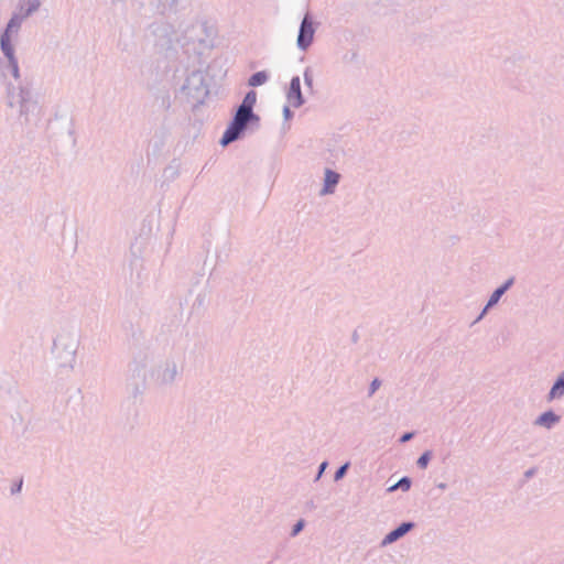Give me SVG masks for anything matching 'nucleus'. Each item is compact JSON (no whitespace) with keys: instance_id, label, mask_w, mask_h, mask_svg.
Returning a JSON list of instances; mask_svg holds the SVG:
<instances>
[{"instance_id":"f257e3e1","label":"nucleus","mask_w":564,"mask_h":564,"mask_svg":"<svg viewBox=\"0 0 564 564\" xmlns=\"http://www.w3.org/2000/svg\"><path fill=\"white\" fill-rule=\"evenodd\" d=\"M6 98L9 108H18V123L23 135L29 141H33L42 121L43 108L32 80L25 77L17 85L11 82L6 83Z\"/></svg>"},{"instance_id":"f03ea898","label":"nucleus","mask_w":564,"mask_h":564,"mask_svg":"<svg viewBox=\"0 0 564 564\" xmlns=\"http://www.w3.org/2000/svg\"><path fill=\"white\" fill-rule=\"evenodd\" d=\"M257 102V93L249 90L242 101L234 109L232 117L224 131L219 144L228 147L232 142L241 140L248 131H257L260 128V116L253 108Z\"/></svg>"},{"instance_id":"7ed1b4c3","label":"nucleus","mask_w":564,"mask_h":564,"mask_svg":"<svg viewBox=\"0 0 564 564\" xmlns=\"http://www.w3.org/2000/svg\"><path fill=\"white\" fill-rule=\"evenodd\" d=\"M212 82L213 78L208 73L200 69H194L187 74L180 88V93L186 102L192 106L193 110L205 104L206 98L210 94Z\"/></svg>"},{"instance_id":"20e7f679","label":"nucleus","mask_w":564,"mask_h":564,"mask_svg":"<svg viewBox=\"0 0 564 564\" xmlns=\"http://www.w3.org/2000/svg\"><path fill=\"white\" fill-rule=\"evenodd\" d=\"M151 355L148 348L132 352V360L128 365L127 390L132 398L143 394L147 389V367Z\"/></svg>"},{"instance_id":"39448f33","label":"nucleus","mask_w":564,"mask_h":564,"mask_svg":"<svg viewBox=\"0 0 564 564\" xmlns=\"http://www.w3.org/2000/svg\"><path fill=\"white\" fill-rule=\"evenodd\" d=\"M77 343L68 335H58L53 341V352L62 367L73 368L76 360Z\"/></svg>"},{"instance_id":"423d86ee","label":"nucleus","mask_w":564,"mask_h":564,"mask_svg":"<svg viewBox=\"0 0 564 564\" xmlns=\"http://www.w3.org/2000/svg\"><path fill=\"white\" fill-rule=\"evenodd\" d=\"M318 25L319 22L314 20L311 11H306L300 23L296 39V45L300 51L306 52L312 46Z\"/></svg>"},{"instance_id":"0eeeda50","label":"nucleus","mask_w":564,"mask_h":564,"mask_svg":"<svg viewBox=\"0 0 564 564\" xmlns=\"http://www.w3.org/2000/svg\"><path fill=\"white\" fill-rule=\"evenodd\" d=\"M177 366L174 360H165L150 370V377L158 386H169L175 381Z\"/></svg>"},{"instance_id":"6e6552de","label":"nucleus","mask_w":564,"mask_h":564,"mask_svg":"<svg viewBox=\"0 0 564 564\" xmlns=\"http://www.w3.org/2000/svg\"><path fill=\"white\" fill-rule=\"evenodd\" d=\"M151 29L155 37V45L162 48H170L176 39L174 26L169 22L160 21L152 23Z\"/></svg>"},{"instance_id":"1a4fd4ad","label":"nucleus","mask_w":564,"mask_h":564,"mask_svg":"<svg viewBox=\"0 0 564 564\" xmlns=\"http://www.w3.org/2000/svg\"><path fill=\"white\" fill-rule=\"evenodd\" d=\"M415 522L413 521H403L399 525H397L394 529H392L390 532H388L384 538L381 541V546H387L389 544H392L406 535L410 531H412L415 528Z\"/></svg>"},{"instance_id":"9d476101","label":"nucleus","mask_w":564,"mask_h":564,"mask_svg":"<svg viewBox=\"0 0 564 564\" xmlns=\"http://www.w3.org/2000/svg\"><path fill=\"white\" fill-rule=\"evenodd\" d=\"M286 99L294 108H300L305 104V98L301 89L300 76L296 75L291 78L286 91Z\"/></svg>"},{"instance_id":"9b49d317","label":"nucleus","mask_w":564,"mask_h":564,"mask_svg":"<svg viewBox=\"0 0 564 564\" xmlns=\"http://www.w3.org/2000/svg\"><path fill=\"white\" fill-rule=\"evenodd\" d=\"M340 180V174L332 169H325L324 183L321 189V195H329L335 192L336 186Z\"/></svg>"},{"instance_id":"f8f14e48","label":"nucleus","mask_w":564,"mask_h":564,"mask_svg":"<svg viewBox=\"0 0 564 564\" xmlns=\"http://www.w3.org/2000/svg\"><path fill=\"white\" fill-rule=\"evenodd\" d=\"M9 73L13 76V78L15 80H18V83L20 80H22L21 79V75H20V66H19L18 58H13V59L7 61V63L4 64L2 62V58L0 57V78L3 82L7 80V77H8Z\"/></svg>"},{"instance_id":"ddd939ff","label":"nucleus","mask_w":564,"mask_h":564,"mask_svg":"<svg viewBox=\"0 0 564 564\" xmlns=\"http://www.w3.org/2000/svg\"><path fill=\"white\" fill-rule=\"evenodd\" d=\"M561 421V415L556 414L553 410H547L541 413L533 422L536 426H542L547 430L553 429Z\"/></svg>"},{"instance_id":"4468645a","label":"nucleus","mask_w":564,"mask_h":564,"mask_svg":"<svg viewBox=\"0 0 564 564\" xmlns=\"http://www.w3.org/2000/svg\"><path fill=\"white\" fill-rule=\"evenodd\" d=\"M514 282L516 278L510 276L501 285L495 289L487 301L489 303L488 307L496 306L499 303L500 299L513 286Z\"/></svg>"},{"instance_id":"2eb2a0df","label":"nucleus","mask_w":564,"mask_h":564,"mask_svg":"<svg viewBox=\"0 0 564 564\" xmlns=\"http://www.w3.org/2000/svg\"><path fill=\"white\" fill-rule=\"evenodd\" d=\"M564 395V370L557 376L554 380L549 393L546 394V400L549 402L561 399Z\"/></svg>"},{"instance_id":"dca6fc26","label":"nucleus","mask_w":564,"mask_h":564,"mask_svg":"<svg viewBox=\"0 0 564 564\" xmlns=\"http://www.w3.org/2000/svg\"><path fill=\"white\" fill-rule=\"evenodd\" d=\"M0 50L7 61L18 58L15 56V48L12 44L11 36L7 33L0 34Z\"/></svg>"},{"instance_id":"f3484780","label":"nucleus","mask_w":564,"mask_h":564,"mask_svg":"<svg viewBox=\"0 0 564 564\" xmlns=\"http://www.w3.org/2000/svg\"><path fill=\"white\" fill-rule=\"evenodd\" d=\"M158 9L162 14L176 11L180 7H184L188 0H156Z\"/></svg>"},{"instance_id":"a211bd4d","label":"nucleus","mask_w":564,"mask_h":564,"mask_svg":"<svg viewBox=\"0 0 564 564\" xmlns=\"http://www.w3.org/2000/svg\"><path fill=\"white\" fill-rule=\"evenodd\" d=\"M41 6L40 0H21L20 8L22 11V18H28L39 10Z\"/></svg>"},{"instance_id":"6ab92c4d","label":"nucleus","mask_w":564,"mask_h":564,"mask_svg":"<svg viewBox=\"0 0 564 564\" xmlns=\"http://www.w3.org/2000/svg\"><path fill=\"white\" fill-rule=\"evenodd\" d=\"M269 80V73L265 70H259L253 73L249 79L248 85L251 87H259L264 85Z\"/></svg>"},{"instance_id":"aec40b11","label":"nucleus","mask_w":564,"mask_h":564,"mask_svg":"<svg viewBox=\"0 0 564 564\" xmlns=\"http://www.w3.org/2000/svg\"><path fill=\"white\" fill-rule=\"evenodd\" d=\"M22 19H23L22 17L14 13L10 18V20L8 21L6 28L3 29V31L1 33H7L11 36L12 32H18L21 26Z\"/></svg>"},{"instance_id":"412c9836","label":"nucleus","mask_w":564,"mask_h":564,"mask_svg":"<svg viewBox=\"0 0 564 564\" xmlns=\"http://www.w3.org/2000/svg\"><path fill=\"white\" fill-rule=\"evenodd\" d=\"M433 457V452L427 449V451H424L420 457L417 458L416 460V466L420 468V469H425L427 468L431 459Z\"/></svg>"},{"instance_id":"4be33fe9","label":"nucleus","mask_w":564,"mask_h":564,"mask_svg":"<svg viewBox=\"0 0 564 564\" xmlns=\"http://www.w3.org/2000/svg\"><path fill=\"white\" fill-rule=\"evenodd\" d=\"M303 77H304V85L308 88L310 93L313 94L314 93V78H313V70L310 66L304 69Z\"/></svg>"},{"instance_id":"5701e85b","label":"nucleus","mask_w":564,"mask_h":564,"mask_svg":"<svg viewBox=\"0 0 564 564\" xmlns=\"http://www.w3.org/2000/svg\"><path fill=\"white\" fill-rule=\"evenodd\" d=\"M349 468H350V462H346L341 466H339L334 474V480L335 481L341 480L347 475Z\"/></svg>"},{"instance_id":"b1692460","label":"nucleus","mask_w":564,"mask_h":564,"mask_svg":"<svg viewBox=\"0 0 564 564\" xmlns=\"http://www.w3.org/2000/svg\"><path fill=\"white\" fill-rule=\"evenodd\" d=\"M306 521L304 519H299L292 527L290 536L295 538L305 528Z\"/></svg>"},{"instance_id":"393cba45","label":"nucleus","mask_w":564,"mask_h":564,"mask_svg":"<svg viewBox=\"0 0 564 564\" xmlns=\"http://www.w3.org/2000/svg\"><path fill=\"white\" fill-rule=\"evenodd\" d=\"M412 486V479L409 476H403L397 481V487L402 491H409Z\"/></svg>"},{"instance_id":"a878e982","label":"nucleus","mask_w":564,"mask_h":564,"mask_svg":"<svg viewBox=\"0 0 564 564\" xmlns=\"http://www.w3.org/2000/svg\"><path fill=\"white\" fill-rule=\"evenodd\" d=\"M380 386H381V380L379 378H375L370 382V386L368 389V397H372L376 393V391L380 388Z\"/></svg>"},{"instance_id":"bb28decb","label":"nucleus","mask_w":564,"mask_h":564,"mask_svg":"<svg viewBox=\"0 0 564 564\" xmlns=\"http://www.w3.org/2000/svg\"><path fill=\"white\" fill-rule=\"evenodd\" d=\"M23 487V477H20L18 480H15L11 486V495L20 494Z\"/></svg>"},{"instance_id":"cd10ccee","label":"nucleus","mask_w":564,"mask_h":564,"mask_svg":"<svg viewBox=\"0 0 564 564\" xmlns=\"http://www.w3.org/2000/svg\"><path fill=\"white\" fill-rule=\"evenodd\" d=\"M489 306V303L487 302L486 305L484 306V308L481 310V312L479 313V315L476 317V319L470 324V326H474L475 324H477L478 322H480L487 314L488 312L492 308V307H488Z\"/></svg>"},{"instance_id":"c85d7f7f","label":"nucleus","mask_w":564,"mask_h":564,"mask_svg":"<svg viewBox=\"0 0 564 564\" xmlns=\"http://www.w3.org/2000/svg\"><path fill=\"white\" fill-rule=\"evenodd\" d=\"M414 436H415V432H414V431H411V432H404V433L399 437V443L404 444V443H406V442L411 441Z\"/></svg>"},{"instance_id":"c756f323","label":"nucleus","mask_w":564,"mask_h":564,"mask_svg":"<svg viewBox=\"0 0 564 564\" xmlns=\"http://www.w3.org/2000/svg\"><path fill=\"white\" fill-rule=\"evenodd\" d=\"M328 466V462L324 460L323 463H321V465L318 466L317 468V473H316V476H315V481H317L324 474L325 469L327 468Z\"/></svg>"},{"instance_id":"7c9ffc66","label":"nucleus","mask_w":564,"mask_h":564,"mask_svg":"<svg viewBox=\"0 0 564 564\" xmlns=\"http://www.w3.org/2000/svg\"><path fill=\"white\" fill-rule=\"evenodd\" d=\"M282 113H283L284 120H286V121L291 120L294 117V112L286 105L283 107Z\"/></svg>"},{"instance_id":"2f4dec72","label":"nucleus","mask_w":564,"mask_h":564,"mask_svg":"<svg viewBox=\"0 0 564 564\" xmlns=\"http://www.w3.org/2000/svg\"><path fill=\"white\" fill-rule=\"evenodd\" d=\"M538 469L536 467H531L524 473V478L529 479L532 478L536 474Z\"/></svg>"},{"instance_id":"473e14b6","label":"nucleus","mask_w":564,"mask_h":564,"mask_svg":"<svg viewBox=\"0 0 564 564\" xmlns=\"http://www.w3.org/2000/svg\"><path fill=\"white\" fill-rule=\"evenodd\" d=\"M358 340H359V334H358L357 329H355V330L352 332V334H351V341H352L354 344H357V343H358Z\"/></svg>"},{"instance_id":"72a5a7b5","label":"nucleus","mask_w":564,"mask_h":564,"mask_svg":"<svg viewBox=\"0 0 564 564\" xmlns=\"http://www.w3.org/2000/svg\"><path fill=\"white\" fill-rule=\"evenodd\" d=\"M398 489H400V488H399V487H397V482H395L394 485L390 486V487L387 489V491H388V492H394V491H395V490H398Z\"/></svg>"},{"instance_id":"f704fd0d","label":"nucleus","mask_w":564,"mask_h":564,"mask_svg":"<svg viewBox=\"0 0 564 564\" xmlns=\"http://www.w3.org/2000/svg\"><path fill=\"white\" fill-rule=\"evenodd\" d=\"M437 487H438L440 489H445V488H446V484L441 482V484H438V485H437Z\"/></svg>"}]
</instances>
